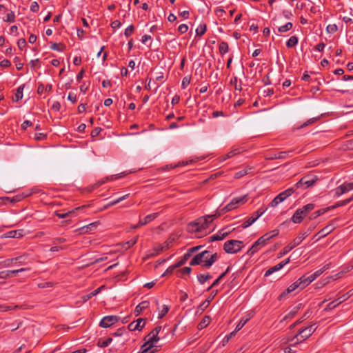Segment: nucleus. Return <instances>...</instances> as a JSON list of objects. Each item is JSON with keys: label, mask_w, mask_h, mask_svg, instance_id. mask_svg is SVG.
<instances>
[{"label": "nucleus", "mask_w": 353, "mask_h": 353, "mask_svg": "<svg viewBox=\"0 0 353 353\" xmlns=\"http://www.w3.org/2000/svg\"><path fill=\"white\" fill-rule=\"evenodd\" d=\"M248 201V195H243L240 197L233 198L232 200L226 205L224 208H223L219 213H216L212 215H207L205 216H203V220H206L205 225L207 228H208L210 223H211L214 219L219 217L221 213H225L232 210L237 208L239 205H242Z\"/></svg>", "instance_id": "1"}, {"label": "nucleus", "mask_w": 353, "mask_h": 353, "mask_svg": "<svg viewBox=\"0 0 353 353\" xmlns=\"http://www.w3.org/2000/svg\"><path fill=\"white\" fill-rule=\"evenodd\" d=\"M315 331V328L314 327V325H311L299 330V333L294 336L288 339V342H292L291 345L294 346L297 344L302 343L305 339L309 338Z\"/></svg>", "instance_id": "2"}, {"label": "nucleus", "mask_w": 353, "mask_h": 353, "mask_svg": "<svg viewBox=\"0 0 353 353\" xmlns=\"http://www.w3.org/2000/svg\"><path fill=\"white\" fill-rule=\"evenodd\" d=\"M307 236V232H300L299 235L288 245L285 246L282 251L279 253L280 256L288 254L295 247L301 244V243Z\"/></svg>", "instance_id": "3"}, {"label": "nucleus", "mask_w": 353, "mask_h": 353, "mask_svg": "<svg viewBox=\"0 0 353 353\" xmlns=\"http://www.w3.org/2000/svg\"><path fill=\"white\" fill-rule=\"evenodd\" d=\"M243 245V243L239 240H229L225 242L223 250L226 253L234 254L240 251Z\"/></svg>", "instance_id": "4"}, {"label": "nucleus", "mask_w": 353, "mask_h": 353, "mask_svg": "<svg viewBox=\"0 0 353 353\" xmlns=\"http://www.w3.org/2000/svg\"><path fill=\"white\" fill-rule=\"evenodd\" d=\"M295 191L294 187L287 189L286 190L279 194L271 202V207H276L279 203L283 201L288 196L292 195Z\"/></svg>", "instance_id": "5"}, {"label": "nucleus", "mask_w": 353, "mask_h": 353, "mask_svg": "<svg viewBox=\"0 0 353 353\" xmlns=\"http://www.w3.org/2000/svg\"><path fill=\"white\" fill-rule=\"evenodd\" d=\"M318 181V177L316 176H305L302 177L295 185V190L299 188L303 185H306L307 188L312 187L316 182Z\"/></svg>", "instance_id": "6"}, {"label": "nucleus", "mask_w": 353, "mask_h": 353, "mask_svg": "<svg viewBox=\"0 0 353 353\" xmlns=\"http://www.w3.org/2000/svg\"><path fill=\"white\" fill-rule=\"evenodd\" d=\"M205 221H206V220H203L201 217L198 219L194 223L189 225V230L191 232H201L203 230L207 229Z\"/></svg>", "instance_id": "7"}, {"label": "nucleus", "mask_w": 353, "mask_h": 353, "mask_svg": "<svg viewBox=\"0 0 353 353\" xmlns=\"http://www.w3.org/2000/svg\"><path fill=\"white\" fill-rule=\"evenodd\" d=\"M120 317L117 316H106L100 321L99 325L102 327L107 328L119 321Z\"/></svg>", "instance_id": "8"}, {"label": "nucleus", "mask_w": 353, "mask_h": 353, "mask_svg": "<svg viewBox=\"0 0 353 353\" xmlns=\"http://www.w3.org/2000/svg\"><path fill=\"white\" fill-rule=\"evenodd\" d=\"M210 252L208 250H205L201 253L196 254L190 261V265L192 266L201 265L203 266V258L205 257L206 254H209Z\"/></svg>", "instance_id": "9"}, {"label": "nucleus", "mask_w": 353, "mask_h": 353, "mask_svg": "<svg viewBox=\"0 0 353 353\" xmlns=\"http://www.w3.org/2000/svg\"><path fill=\"white\" fill-rule=\"evenodd\" d=\"M353 190V182L344 183L336 188L335 195L339 196Z\"/></svg>", "instance_id": "10"}, {"label": "nucleus", "mask_w": 353, "mask_h": 353, "mask_svg": "<svg viewBox=\"0 0 353 353\" xmlns=\"http://www.w3.org/2000/svg\"><path fill=\"white\" fill-rule=\"evenodd\" d=\"M145 319L143 318L138 319L136 321L130 323L128 327L130 331L141 330L145 326Z\"/></svg>", "instance_id": "11"}, {"label": "nucleus", "mask_w": 353, "mask_h": 353, "mask_svg": "<svg viewBox=\"0 0 353 353\" xmlns=\"http://www.w3.org/2000/svg\"><path fill=\"white\" fill-rule=\"evenodd\" d=\"M297 281L300 285V289L302 290L310 285L313 281V280L310 275L304 274L301 278H299Z\"/></svg>", "instance_id": "12"}, {"label": "nucleus", "mask_w": 353, "mask_h": 353, "mask_svg": "<svg viewBox=\"0 0 353 353\" xmlns=\"http://www.w3.org/2000/svg\"><path fill=\"white\" fill-rule=\"evenodd\" d=\"M292 150L289 151H283V152H279L277 153L272 154L270 155L269 157H266V159L268 160H274V159H283L287 158L289 156V154L292 153Z\"/></svg>", "instance_id": "13"}, {"label": "nucleus", "mask_w": 353, "mask_h": 353, "mask_svg": "<svg viewBox=\"0 0 353 353\" xmlns=\"http://www.w3.org/2000/svg\"><path fill=\"white\" fill-rule=\"evenodd\" d=\"M300 288V285L296 281V282L291 284L284 292H283L279 296V299L281 300L285 298L287 294L294 292L296 289Z\"/></svg>", "instance_id": "14"}, {"label": "nucleus", "mask_w": 353, "mask_h": 353, "mask_svg": "<svg viewBox=\"0 0 353 353\" xmlns=\"http://www.w3.org/2000/svg\"><path fill=\"white\" fill-rule=\"evenodd\" d=\"M305 217V214L303 213L301 210H296L291 218V220L294 223H300Z\"/></svg>", "instance_id": "15"}, {"label": "nucleus", "mask_w": 353, "mask_h": 353, "mask_svg": "<svg viewBox=\"0 0 353 353\" xmlns=\"http://www.w3.org/2000/svg\"><path fill=\"white\" fill-rule=\"evenodd\" d=\"M97 224H98V222H94V223H90L87 225L83 226V227L76 230V232H77L79 234L88 233L89 231H91L94 228H95L96 226L97 225Z\"/></svg>", "instance_id": "16"}, {"label": "nucleus", "mask_w": 353, "mask_h": 353, "mask_svg": "<svg viewBox=\"0 0 353 353\" xmlns=\"http://www.w3.org/2000/svg\"><path fill=\"white\" fill-rule=\"evenodd\" d=\"M334 229V226L332 224H329L321 230L314 236L319 235V239L323 238L329 234Z\"/></svg>", "instance_id": "17"}, {"label": "nucleus", "mask_w": 353, "mask_h": 353, "mask_svg": "<svg viewBox=\"0 0 353 353\" xmlns=\"http://www.w3.org/2000/svg\"><path fill=\"white\" fill-rule=\"evenodd\" d=\"M154 347L152 344L145 341V343L141 345L139 353H154L157 351V349H154Z\"/></svg>", "instance_id": "18"}, {"label": "nucleus", "mask_w": 353, "mask_h": 353, "mask_svg": "<svg viewBox=\"0 0 353 353\" xmlns=\"http://www.w3.org/2000/svg\"><path fill=\"white\" fill-rule=\"evenodd\" d=\"M23 236V230H16L8 232L4 234L6 238H20Z\"/></svg>", "instance_id": "19"}, {"label": "nucleus", "mask_w": 353, "mask_h": 353, "mask_svg": "<svg viewBox=\"0 0 353 353\" xmlns=\"http://www.w3.org/2000/svg\"><path fill=\"white\" fill-rule=\"evenodd\" d=\"M150 305V303L148 301L141 302L134 310L135 316H139L143 310L147 309Z\"/></svg>", "instance_id": "20"}, {"label": "nucleus", "mask_w": 353, "mask_h": 353, "mask_svg": "<svg viewBox=\"0 0 353 353\" xmlns=\"http://www.w3.org/2000/svg\"><path fill=\"white\" fill-rule=\"evenodd\" d=\"M160 338L158 336V334L150 332L145 338V340L148 343L152 345V346L155 347L154 343H157L159 341Z\"/></svg>", "instance_id": "21"}, {"label": "nucleus", "mask_w": 353, "mask_h": 353, "mask_svg": "<svg viewBox=\"0 0 353 353\" xmlns=\"http://www.w3.org/2000/svg\"><path fill=\"white\" fill-rule=\"evenodd\" d=\"M218 259V254L217 253H214L213 254H211L210 256V258L208 260H204L203 263V267L205 268H209L212 265V264L216 261Z\"/></svg>", "instance_id": "22"}, {"label": "nucleus", "mask_w": 353, "mask_h": 353, "mask_svg": "<svg viewBox=\"0 0 353 353\" xmlns=\"http://www.w3.org/2000/svg\"><path fill=\"white\" fill-rule=\"evenodd\" d=\"M23 259V256H19L15 258L8 259L5 261L0 262V266L1 268H6L11 266L14 261H19Z\"/></svg>", "instance_id": "23"}, {"label": "nucleus", "mask_w": 353, "mask_h": 353, "mask_svg": "<svg viewBox=\"0 0 353 353\" xmlns=\"http://www.w3.org/2000/svg\"><path fill=\"white\" fill-rule=\"evenodd\" d=\"M230 270V267H228V268L226 269V270L223 272L221 275H219V276L212 283V284L208 288V291L210 290L211 289H212L214 287L216 286L219 282L226 276V274L229 272Z\"/></svg>", "instance_id": "24"}, {"label": "nucleus", "mask_w": 353, "mask_h": 353, "mask_svg": "<svg viewBox=\"0 0 353 353\" xmlns=\"http://www.w3.org/2000/svg\"><path fill=\"white\" fill-rule=\"evenodd\" d=\"M218 291L214 290L212 291L211 293V295L208 297L207 300L203 301L201 304L199 305V308L201 310H205L207 307H208L210 301L214 298V296L217 294Z\"/></svg>", "instance_id": "25"}, {"label": "nucleus", "mask_w": 353, "mask_h": 353, "mask_svg": "<svg viewBox=\"0 0 353 353\" xmlns=\"http://www.w3.org/2000/svg\"><path fill=\"white\" fill-rule=\"evenodd\" d=\"M263 246H261L260 242L256 241L252 247L248 250L247 254L250 256L254 255Z\"/></svg>", "instance_id": "26"}, {"label": "nucleus", "mask_w": 353, "mask_h": 353, "mask_svg": "<svg viewBox=\"0 0 353 353\" xmlns=\"http://www.w3.org/2000/svg\"><path fill=\"white\" fill-rule=\"evenodd\" d=\"M159 213H152L147 215L143 220H139V225H146L158 216Z\"/></svg>", "instance_id": "27"}, {"label": "nucleus", "mask_w": 353, "mask_h": 353, "mask_svg": "<svg viewBox=\"0 0 353 353\" xmlns=\"http://www.w3.org/2000/svg\"><path fill=\"white\" fill-rule=\"evenodd\" d=\"M25 85L23 84L20 85L17 89V92L14 94V97H12L13 101L18 102L23 98V91L24 89Z\"/></svg>", "instance_id": "28"}, {"label": "nucleus", "mask_w": 353, "mask_h": 353, "mask_svg": "<svg viewBox=\"0 0 353 353\" xmlns=\"http://www.w3.org/2000/svg\"><path fill=\"white\" fill-rule=\"evenodd\" d=\"M279 234V230L276 229V230H273L269 232L265 233V234L263 235V236L266 241H269L272 238L278 236Z\"/></svg>", "instance_id": "29"}, {"label": "nucleus", "mask_w": 353, "mask_h": 353, "mask_svg": "<svg viewBox=\"0 0 353 353\" xmlns=\"http://www.w3.org/2000/svg\"><path fill=\"white\" fill-rule=\"evenodd\" d=\"M251 169H252L251 168L246 167V168L236 172L234 174V177L235 179H240V178L245 176L246 174H248L249 173V170H250Z\"/></svg>", "instance_id": "30"}, {"label": "nucleus", "mask_w": 353, "mask_h": 353, "mask_svg": "<svg viewBox=\"0 0 353 353\" xmlns=\"http://www.w3.org/2000/svg\"><path fill=\"white\" fill-rule=\"evenodd\" d=\"M283 268V264H281L280 263L270 268H269L265 273V276H268L272 274L273 272L278 271Z\"/></svg>", "instance_id": "31"}, {"label": "nucleus", "mask_w": 353, "mask_h": 353, "mask_svg": "<svg viewBox=\"0 0 353 353\" xmlns=\"http://www.w3.org/2000/svg\"><path fill=\"white\" fill-rule=\"evenodd\" d=\"M314 208L315 205L314 203H308L304 205L303 208H299L298 210H301V211H303V213H304L306 216L309 212H310L312 210L314 209Z\"/></svg>", "instance_id": "32"}, {"label": "nucleus", "mask_w": 353, "mask_h": 353, "mask_svg": "<svg viewBox=\"0 0 353 353\" xmlns=\"http://www.w3.org/2000/svg\"><path fill=\"white\" fill-rule=\"evenodd\" d=\"M330 210V208H323V209H321V210H319L316 212H314L310 216V220H312V219H314L316 218H317L318 216L323 214L324 213H325L326 212H327L328 210Z\"/></svg>", "instance_id": "33"}, {"label": "nucleus", "mask_w": 353, "mask_h": 353, "mask_svg": "<svg viewBox=\"0 0 353 353\" xmlns=\"http://www.w3.org/2000/svg\"><path fill=\"white\" fill-rule=\"evenodd\" d=\"M219 52L223 55L226 54L229 50L228 44L225 41H221L219 46Z\"/></svg>", "instance_id": "34"}, {"label": "nucleus", "mask_w": 353, "mask_h": 353, "mask_svg": "<svg viewBox=\"0 0 353 353\" xmlns=\"http://www.w3.org/2000/svg\"><path fill=\"white\" fill-rule=\"evenodd\" d=\"M329 268V265H325L323 267V268L316 271L314 273L310 274L313 281H314L317 277H319L321 274H323L326 270Z\"/></svg>", "instance_id": "35"}, {"label": "nucleus", "mask_w": 353, "mask_h": 353, "mask_svg": "<svg viewBox=\"0 0 353 353\" xmlns=\"http://www.w3.org/2000/svg\"><path fill=\"white\" fill-rule=\"evenodd\" d=\"M352 200H353V197H351L350 199L339 201V202L336 203L334 205L330 206V210L335 209V208H336L338 207H340V206L345 205L347 203H349L350 202H351Z\"/></svg>", "instance_id": "36"}, {"label": "nucleus", "mask_w": 353, "mask_h": 353, "mask_svg": "<svg viewBox=\"0 0 353 353\" xmlns=\"http://www.w3.org/2000/svg\"><path fill=\"white\" fill-rule=\"evenodd\" d=\"M212 278V276L210 274H200L197 275L198 281L201 284L205 283L208 280Z\"/></svg>", "instance_id": "37"}, {"label": "nucleus", "mask_w": 353, "mask_h": 353, "mask_svg": "<svg viewBox=\"0 0 353 353\" xmlns=\"http://www.w3.org/2000/svg\"><path fill=\"white\" fill-rule=\"evenodd\" d=\"M298 43V37L296 36H292L286 42L288 48H292Z\"/></svg>", "instance_id": "38"}, {"label": "nucleus", "mask_w": 353, "mask_h": 353, "mask_svg": "<svg viewBox=\"0 0 353 353\" xmlns=\"http://www.w3.org/2000/svg\"><path fill=\"white\" fill-rule=\"evenodd\" d=\"M210 321V318L208 316H205L203 318L201 321L199 323L198 327L199 329L201 330L207 327V325L209 324Z\"/></svg>", "instance_id": "39"}, {"label": "nucleus", "mask_w": 353, "mask_h": 353, "mask_svg": "<svg viewBox=\"0 0 353 353\" xmlns=\"http://www.w3.org/2000/svg\"><path fill=\"white\" fill-rule=\"evenodd\" d=\"M112 341V339L110 337H109L103 341L100 339L97 342V345L100 347H106L111 343Z\"/></svg>", "instance_id": "40"}, {"label": "nucleus", "mask_w": 353, "mask_h": 353, "mask_svg": "<svg viewBox=\"0 0 353 353\" xmlns=\"http://www.w3.org/2000/svg\"><path fill=\"white\" fill-rule=\"evenodd\" d=\"M250 320V317H247V318H242L240 321L239 322V323L237 324V325L236 326V328H235V332H239L241 329H242V327L246 324V323Z\"/></svg>", "instance_id": "41"}, {"label": "nucleus", "mask_w": 353, "mask_h": 353, "mask_svg": "<svg viewBox=\"0 0 353 353\" xmlns=\"http://www.w3.org/2000/svg\"><path fill=\"white\" fill-rule=\"evenodd\" d=\"M292 26H293L292 23L291 22H288V23H285V25L280 26L278 28V31L281 33L285 32L291 30L292 28Z\"/></svg>", "instance_id": "42"}, {"label": "nucleus", "mask_w": 353, "mask_h": 353, "mask_svg": "<svg viewBox=\"0 0 353 353\" xmlns=\"http://www.w3.org/2000/svg\"><path fill=\"white\" fill-rule=\"evenodd\" d=\"M3 21L9 23H13L15 21V14L14 12L11 11L8 13L5 18H3Z\"/></svg>", "instance_id": "43"}, {"label": "nucleus", "mask_w": 353, "mask_h": 353, "mask_svg": "<svg viewBox=\"0 0 353 353\" xmlns=\"http://www.w3.org/2000/svg\"><path fill=\"white\" fill-rule=\"evenodd\" d=\"M207 29L205 24H201L196 30V34L197 36H202L205 34Z\"/></svg>", "instance_id": "44"}, {"label": "nucleus", "mask_w": 353, "mask_h": 353, "mask_svg": "<svg viewBox=\"0 0 353 353\" xmlns=\"http://www.w3.org/2000/svg\"><path fill=\"white\" fill-rule=\"evenodd\" d=\"M190 256H191L190 255V254H189V253H188V252H186V253L183 255V258H182V259H181L179 262H177V263H176V267L179 268V267L182 266L183 264H185V262L189 259V258H190Z\"/></svg>", "instance_id": "45"}, {"label": "nucleus", "mask_w": 353, "mask_h": 353, "mask_svg": "<svg viewBox=\"0 0 353 353\" xmlns=\"http://www.w3.org/2000/svg\"><path fill=\"white\" fill-rule=\"evenodd\" d=\"M65 47V45H63L61 43H54L50 46L51 49H52L54 50L59 51V52L63 51Z\"/></svg>", "instance_id": "46"}, {"label": "nucleus", "mask_w": 353, "mask_h": 353, "mask_svg": "<svg viewBox=\"0 0 353 353\" xmlns=\"http://www.w3.org/2000/svg\"><path fill=\"white\" fill-rule=\"evenodd\" d=\"M239 153H240V151L239 149H234L224 156L223 161L230 159Z\"/></svg>", "instance_id": "47"}, {"label": "nucleus", "mask_w": 353, "mask_h": 353, "mask_svg": "<svg viewBox=\"0 0 353 353\" xmlns=\"http://www.w3.org/2000/svg\"><path fill=\"white\" fill-rule=\"evenodd\" d=\"M256 221L255 219H254V216H251L248 220L244 221L243 224L241 225V227L243 228H247L250 225H251L252 223H254Z\"/></svg>", "instance_id": "48"}, {"label": "nucleus", "mask_w": 353, "mask_h": 353, "mask_svg": "<svg viewBox=\"0 0 353 353\" xmlns=\"http://www.w3.org/2000/svg\"><path fill=\"white\" fill-rule=\"evenodd\" d=\"M317 119H318L317 118L310 119L307 121H305L303 124H301V125L297 126L296 129H301V128H305L309 125H311V124L314 123V122H316L317 121Z\"/></svg>", "instance_id": "49"}, {"label": "nucleus", "mask_w": 353, "mask_h": 353, "mask_svg": "<svg viewBox=\"0 0 353 353\" xmlns=\"http://www.w3.org/2000/svg\"><path fill=\"white\" fill-rule=\"evenodd\" d=\"M170 307L166 305H163L162 307V310L159 313L158 318L162 319L169 311Z\"/></svg>", "instance_id": "50"}, {"label": "nucleus", "mask_w": 353, "mask_h": 353, "mask_svg": "<svg viewBox=\"0 0 353 353\" xmlns=\"http://www.w3.org/2000/svg\"><path fill=\"white\" fill-rule=\"evenodd\" d=\"M237 82H238L237 77H234L233 78L231 79L230 83L234 86L235 90L241 91L242 90L241 85H238Z\"/></svg>", "instance_id": "51"}, {"label": "nucleus", "mask_w": 353, "mask_h": 353, "mask_svg": "<svg viewBox=\"0 0 353 353\" xmlns=\"http://www.w3.org/2000/svg\"><path fill=\"white\" fill-rule=\"evenodd\" d=\"M326 30L329 34H334L338 30V26L336 24H330L327 26Z\"/></svg>", "instance_id": "52"}, {"label": "nucleus", "mask_w": 353, "mask_h": 353, "mask_svg": "<svg viewBox=\"0 0 353 353\" xmlns=\"http://www.w3.org/2000/svg\"><path fill=\"white\" fill-rule=\"evenodd\" d=\"M267 208H261L256 212H255L252 216H254V219L256 221L263 213L266 211Z\"/></svg>", "instance_id": "53"}, {"label": "nucleus", "mask_w": 353, "mask_h": 353, "mask_svg": "<svg viewBox=\"0 0 353 353\" xmlns=\"http://www.w3.org/2000/svg\"><path fill=\"white\" fill-rule=\"evenodd\" d=\"M33 194V192H30V193H28V194H24V193H23L22 194L17 195V196H15L13 198L12 201H14V202L19 201H21V199H24V198H26V197H27V196H30V195H31V194Z\"/></svg>", "instance_id": "54"}, {"label": "nucleus", "mask_w": 353, "mask_h": 353, "mask_svg": "<svg viewBox=\"0 0 353 353\" xmlns=\"http://www.w3.org/2000/svg\"><path fill=\"white\" fill-rule=\"evenodd\" d=\"M236 332H235V330H234L233 332H232L231 333H230L228 335H226L223 339V345H225L226 343H228L229 342V341L230 340V339L232 337H233L235 334H236Z\"/></svg>", "instance_id": "55"}, {"label": "nucleus", "mask_w": 353, "mask_h": 353, "mask_svg": "<svg viewBox=\"0 0 353 353\" xmlns=\"http://www.w3.org/2000/svg\"><path fill=\"white\" fill-rule=\"evenodd\" d=\"M350 292L346 293V294H343L342 296H339L337 299H339V301L336 303V304H341V303H343V301H346L347 299H348L350 296L352 294H350Z\"/></svg>", "instance_id": "56"}, {"label": "nucleus", "mask_w": 353, "mask_h": 353, "mask_svg": "<svg viewBox=\"0 0 353 353\" xmlns=\"http://www.w3.org/2000/svg\"><path fill=\"white\" fill-rule=\"evenodd\" d=\"M223 236H221V235L220 234V233L219 232L217 234L211 236L208 239V241L209 242H213V241H221V240H223Z\"/></svg>", "instance_id": "57"}, {"label": "nucleus", "mask_w": 353, "mask_h": 353, "mask_svg": "<svg viewBox=\"0 0 353 353\" xmlns=\"http://www.w3.org/2000/svg\"><path fill=\"white\" fill-rule=\"evenodd\" d=\"M134 30V27L133 25H130L125 30V32H124V34L126 37H130L133 32Z\"/></svg>", "instance_id": "58"}, {"label": "nucleus", "mask_w": 353, "mask_h": 353, "mask_svg": "<svg viewBox=\"0 0 353 353\" xmlns=\"http://www.w3.org/2000/svg\"><path fill=\"white\" fill-rule=\"evenodd\" d=\"M302 307V304L301 303H299V305H297L296 306H295L289 313V316H294L297 312Z\"/></svg>", "instance_id": "59"}, {"label": "nucleus", "mask_w": 353, "mask_h": 353, "mask_svg": "<svg viewBox=\"0 0 353 353\" xmlns=\"http://www.w3.org/2000/svg\"><path fill=\"white\" fill-rule=\"evenodd\" d=\"M27 45L26 41L25 39H20L17 41V46L20 50H23L26 48Z\"/></svg>", "instance_id": "60"}, {"label": "nucleus", "mask_w": 353, "mask_h": 353, "mask_svg": "<svg viewBox=\"0 0 353 353\" xmlns=\"http://www.w3.org/2000/svg\"><path fill=\"white\" fill-rule=\"evenodd\" d=\"M191 78L190 77H185L182 80L181 87L185 89L190 83Z\"/></svg>", "instance_id": "61"}, {"label": "nucleus", "mask_w": 353, "mask_h": 353, "mask_svg": "<svg viewBox=\"0 0 353 353\" xmlns=\"http://www.w3.org/2000/svg\"><path fill=\"white\" fill-rule=\"evenodd\" d=\"M339 301V299H335L334 301H332V302H330L327 305V307L325 310H333L334 308H335L337 305H339V304H336V303Z\"/></svg>", "instance_id": "62"}, {"label": "nucleus", "mask_w": 353, "mask_h": 353, "mask_svg": "<svg viewBox=\"0 0 353 353\" xmlns=\"http://www.w3.org/2000/svg\"><path fill=\"white\" fill-rule=\"evenodd\" d=\"M188 30V26L186 24H181L178 27V31L180 34H184Z\"/></svg>", "instance_id": "63"}, {"label": "nucleus", "mask_w": 353, "mask_h": 353, "mask_svg": "<svg viewBox=\"0 0 353 353\" xmlns=\"http://www.w3.org/2000/svg\"><path fill=\"white\" fill-rule=\"evenodd\" d=\"M101 130L102 129L99 127L94 128L90 133L91 137L93 138L97 137L100 134Z\"/></svg>", "instance_id": "64"}]
</instances>
